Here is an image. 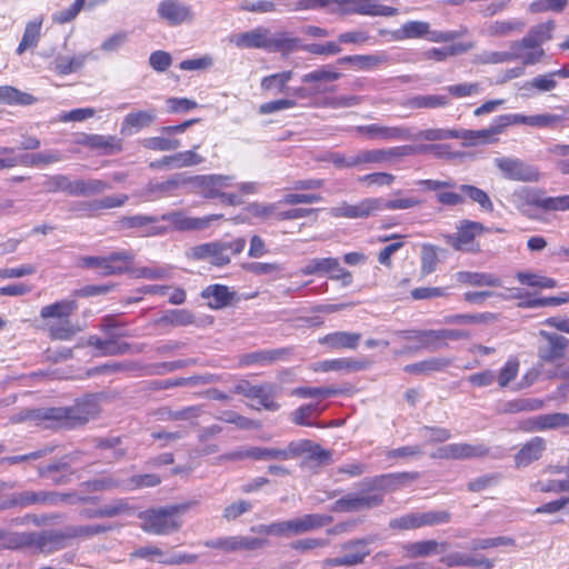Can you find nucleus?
Segmentation results:
<instances>
[{
  "instance_id": "4d7b16f0",
  "label": "nucleus",
  "mask_w": 569,
  "mask_h": 569,
  "mask_svg": "<svg viewBox=\"0 0 569 569\" xmlns=\"http://www.w3.org/2000/svg\"><path fill=\"white\" fill-rule=\"evenodd\" d=\"M465 284L473 287H501L502 281L492 273L465 271Z\"/></svg>"
},
{
  "instance_id": "9b49d317",
  "label": "nucleus",
  "mask_w": 569,
  "mask_h": 569,
  "mask_svg": "<svg viewBox=\"0 0 569 569\" xmlns=\"http://www.w3.org/2000/svg\"><path fill=\"white\" fill-rule=\"evenodd\" d=\"M373 541L372 538H363L350 540L341 545V549L349 551L347 555L323 560L325 567H342L357 566L363 563L365 559L370 555L367 545Z\"/></svg>"
},
{
  "instance_id": "f704fd0d",
  "label": "nucleus",
  "mask_w": 569,
  "mask_h": 569,
  "mask_svg": "<svg viewBox=\"0 0 569 569\" xmlns=\"http://www.w3.org/2000/svg\"><path fill=\"white\" fill-rule=\"evenodd\" d=\"M281 388L271 382H263L254 386L251 399H257L259 405L268 411H277L280 405L274 400Z\"/></svg>"
},
{
  "instance_id": "e2e57ef3",
  "label": "nucleus",
  "mask_w": 569,
  "mask_h": 569,
  "mask_svg": "<svg viewBox=\"0 0 569 569\" xmlns=\"http://www.w3.org/2000/svg\"><path fill=\"white\" fill-rule=\"evenodd\" d=\"M396 180V177L388 172H372L358 177L357 181L367 187H389Z\"/></svg>"
},
{
  "instance_id": "bf43d9fd",
  "label": "nucleus",
  "mask_w": 569,
  "mask_h": 569,
  "mask_svg": "<svg viewBox=\"0 0 569 569\" xmlns=\"http://www.w3.org/2000/svg\"><path fill=\"white\" fill-rule=\"evenodd\" d=\"M460 133L457 130H445V129H426L412 133L410 131V138L408 140H446L449 138H459Z\"/></svg>"
},
{
  "instance_id": "69168bd1",
  "label": "nucleus",
  "mask_w": 569,
  "mask_h": 569,
  "mask_svg": "<svg viewBox=\"0 0 569 569\" xmlns=\"http://www.w3.org/2000/svg\"><path fill=\"white\" fill-rule=\"evenodd\" d=\"M332 267H336V258L311 259L306 266L301 268L300 272L303 276H311L318 273L328 274Z\"/></svg>"
},
{
  "instance_id": "338daca9",
  "label": "nucleus",
  "mask_w": 569,
  "mask_h": 569,
  "mask_svg": "<svg viewBox=\"0 0 569 569\" xmlns=\"http://www.w3.org/2000/svg\"><path fill=\"white\" fill-rule=\"evenodd\" d=\"M46 187L50 192L63 191L74 197L76 180L72 181L63 174H56L47 180Z\"/></svg>"
},
{
  "instance_id": "2eb2a0df",
  "label": "nucleus",
  "mask_w": 569,
  "mask_h": 569,
  "mask_svg": "<svg viewBox=\"0 0 569 569\" xmlns=\"http://www.w3.org/2000/svg\"><path fill=\"white\" fill-rule=\"evenodd\" d=\"M222 241H212L194 246L187 251V257L192 260H209L216 267H223L230 262L229 253H226Z\"/></svg>"
},
{
  "instance_id": "aec40b11",
  "label": "nucleus",
  "mask_w": 569,
  "mask_h": 569,
  "mask_svg": "<svg viewBox=\"0 0 569 569\" xmlns=\"http://www.w3.org/2000/svg\"><path fill=\"white\" fill-rule=\"evenodd\" d=\"M67 541L64 529L32 531L31 551L49 555L63 549Z\"/></svg>"
},
{
  "instance_id": "8fccbe9b",
  "label": "nucleus",
  "mask_w": 569,
  "mask_h": 569,
  "mask_svg": "<svg viewBox=\"0 0 569 569\" xmlns=\"http://www.w3.org/2000/svg\"><path fill=\"white\" fill-rule=\"evenodd\" d=\"M32 531L14 532L3 529L2 547L7 549H29L31 550Z\"/></svg>"
},
{
  "instance_id": "052dcab7",
  "label": "nucleus",
  "mask_w": 569,
  "mask_h": 569,
  "mask_svg": "<svg viewBox=\"0 0 569 569\" xmlns=\"http://www.w3.org/2000/svg\"><path fill=\"white\" fill-rule=\"evenodd\" d=\"M160 323L174 327L188 326L194 322L193 315L186 309L170 310L159 319Z\"/></svg>"
},
{
  "instance_id": "5fc2aeb1",
  "label": "nucleus",
  "mask_w": 569,
  "mask_h": 569,
  "mask_svg": "<svg viewBox=\"0 0 569 569\" xmlns=\"http://www.w3.org/2000/svg\"><path fill=\"white\" fill-rule=\"evenodd\" d=\"M292 71H283L273 73L261 79V89L264 91L277 90L278 92H284L287 83L292 78Z\"/></svg>"
},
{
  "instance_id": "72a5a7b5",
  "label": "nucleus",
  "mask_w": 569,
  "mask_h": 569,
  "mask_svg": "<svg viewBox=\"0 0 569 569\" xmlns=\"http://www.w3.org/2000/svg\"><path fill=\"white\" fill-rule=\"evenodd\" d=\"M361 340V333L336 331L319 339V343L331 349H356Z\"/></svg>"
},
{
  "instance_id": "774afa93",
  "label": "nucleus",
  "mask_w": 569,
  "mask_h": 569,
  "mask_svg": "<svg viewBox=\"0 0 569 569\" xmlns=\"http://www.w3.org/2000/svg\"><path fill=\"white\" fill-rule=\"evenodd\" d=\"M493 567V560L477 551L470 549L469 553H465V569H492Z\"/></svg>"
},
{
  "instance_id": "e433bc0d",
  "label": "nucleus",
  "mask_w": 569,
  "mask_h": 569,
  "mask_svg": "<svg viewBox=\"0 0 569 569\" xmlns=\"http://www.w3.org/2000/svg\"><path fill=\"white\" fill-rule=\"evenodd\" d=\"M369 360H356L349 358L333 359V360H325L317 362L313 367L316 371H339V370H348V371H360L369 368Z\"/></svg>"
},
{
  "instance_id": "f257e3e1",
  "label": "nucleus",
  "mask_w": 569,
  "mask_h": 569,
  "mask_svg": "<svg viewBox=\"0 0 569 569\" xmlns=\"http://www.w3.org/2000/svg\"><path fill=\"white\" fill-rule=\"evenodd\" d=\"M229 42L239 49H263L283 53L291 52L298 47V39L288 37L286 32L272 33L266 27L231 34Z\"/></svg>"
},
{
  "instance_id": "393cba45",
  "label": "nucleus",
  "mask_w": 569,
  "mask_h": 569,
  "mask_svg": "<svg viewBox=\"0 0 569 569\" xmlns=\"http://www.w3.org/2000/svg\"><path fill=\"white\" fill-rule=\"evenodd\" d=\"M301 448L296 446L295 441H291L286 448H268V447H250L249 456L250 459L268 461V460H290L300 455Z\"/></svg>"
},
{
  "instance_id": "680f3d73",
  "label": "nucleus",
  "mask_w": 569,
  "mask_h": 569,
  "mask_svg": "<svg viewBox=\"0 0 569 569\" xmlns=\"http://www.w3.org/2000/svg\"><path fill=\"white\" fill-rule=\"evenodd\" d=\"M525 27V23L520 20H508V21H495L490 23L487 31L490 36L503 37L508 36L513 31H520Z\"/></svg>"
},
{
  "instance_id": "13d9d810",
  "label": "nucleus",
  "mask_w": 569,
  "mask_h": 569,
  "mask_svg": "<svg viewBox=\"0 0 569 569\" xmlns=\"http://www.w3.org/2000/svg\"><path fill=\"white\" fill-rule=\"evenodd\" d=\"M520 57V53L516 50L510 51H485L479 56H476L473 62L476 63H503L516 60Z\"/></svg>"
},
{
  "instance_id": "a18cd8bd",
  "label": "nucleus",
  "mask_w": 569,
  "mask_h": 569,
  "mask_svg": "<svg viewBox=\"0 0 569 569\" xmlns=\"http://www.w3.org/2000/svg\"><path fill=\"white\" fill-rule=\"evenodd\" d=\"M111 189V186L100 179L76 180L74 197H90Z\"/></svg>"
},
{
  "instance_id": "58836bf2",
  "label": "nucleus",
  "mask_w": 569,
  "mask_h": 569,
  "mask_svg": "<svg viewBox=\"0 0 569 569\" xmlns=\"http://www.w3.org/2000/svg\"><path fill=\"white\" fill-rule=\"evenodd\" d=\"M201 296L208 300L211 309H221L231 302L234 292H231L227 286L211 284L202 291Z\"/></svg>"
},
{
  "instance_id": "de8ad7c7",
  "label": "nucleus",
  "mask_w": 569,
  "mask_h": 569,
  "mask_svg": "<svg viewBox=\"0 0 569 569\" xmlns=\"http://www.w3.org/2000/svg\"><path fill=\"white\" fill-rule=\"evenodd\" d=\"M89 53H81L74 57L58 56L54 59V70L59 74H69L83 67Z\"/></svg>"
},
{
  "instance_id": "b1692460",
  "label": "nucleus",
  "mask_w": 569,
  "mask_h": 569,
  "mask_svg": "<svg viewBox=\"0 0 569 569\" xmlns=\"http://www.w3.org/2000/svg\"><path fill=\"white\" fill-rule=\"evenodd\" d=\"M383 502L382 495L359 496L346 495L338 499L331 507L335 512H355L371 509Z\"/></svg>"
},
{
  "instance_id": "c85d7f7f",
  "label": "nucleus",
  "mask_w": 569,
  "mask_h": 569,
  "mask_svg": "<svg viewBox=\"0 0 569 569\" xmlns=\"http://www.w3.org/2000/svg\"><path fill=\"white\" fill-rule=\"evenodd\" d=\"M402 38H420L430 34L432 41H450L456 38V32L429 31V23L423 21H408L401 27Z\"/></svg>"
},
{
  "instance_id": "f3484780",
  "label": "nucleus",
  "mask_w": 569,
  "mask_h": 569,
  "mask_svg": "<svg viewBox=\"0 0 569 569\" xmlns=\"http://www.w3.org/2000/svg\"><path fill=\"white\" fill-rule=\"evenodd\" d=\"M539 336L546 341V345L538 347V357L542 362L552 363L563 358L569 347V339L546 330H540Z\"/></svg>"
},
{
  "instance_id": "39448f33",
  "label": "nucleus",
  "mask_w": 569,
  "mask_h": 569,
  "mask_svg": "<svg viewBox=\"0 0 569 569\" xmlns=\"http://www.w3.org/2000/svg\"><path fill=\"white\" fill-rule=\"evenodd\" d=\"M99 411V398L94 395H87L70 407L49 408L52 429H72L82 426L93 419Z\"/></svg>"
},
{
  "instance_id": "6e6552de",
  "label": "nucleus",
  "mask_w": 569,
  "mask_h": 569,
  "mask_svg": "<svg viewBox=\"0 0 569 569\" xmlns=\"http://www.w3.org/2000/svg\"><path fill=\"white\" fill-rule=\"evenodd\" d=\"M529 116L519 113L502 114L495 119L490 128L481 130H465V147L487 144L497 141L495 138L501 133L505 128L511 124H527Z\"/></svg>"
},
{
  "instance_id": "864d4df0",
  "label": "nucleus",
  "mask_w": 569,
  "mask_h": 569,
  "mask_svg": "<svg viewBox=\"0 0 569 569\" xmlns=\"http://www.w3.org/2000/svg\"><path fill=\"white\" fill-rule=\"evenodd\" d=\"M202 160L203 159L198 153H196L194 150H188L164 157V162L169 163L170 168L172 169L199 164L202 162Z\"/></svg>"
},
{
  "instance_id": "7ed1b4c3",
  "label": "nucleus",
  "mask_w": 569,
  "mask_h": 569,
  "mask_svg": "<svg viewBox=\"0 0 569 569\" xmlns=\"http://www.w3.org/2000/svg\"><path fill=\"white\" fill-rule=\"evenodd\" d=\"M78 310L76 299H62L47 305L40 309V318L47 321L51 339L70 340L81 328L70 321V317Z\"/></svg>"
},
{
  "instance_id": "c756f323",
  "label": "nucleus",
  "mask_w": 569,
  "mask_h": 569,
  "mask_svg": "<svg viewBox=\"0 0 569 569\" xmlns=\"http://www.w3.org/2000/svg\"><path fill=\"white\" fill-rule=\"evenodd\" d=\"M134 254L129 250L114 251L106 256L102 276H114L131 272Z\"/></svg>"
},
{
  "instance_id": "603ef678",
  "label": "nucleus",
  "mask_w": 569,
  "mask_h": 569,
  "mask_svg": "<svg viewBox=\"0 0 569 569\" xmlns=\"http://www.w3.org/2000/svg\"><path fill=\"white\" fill-rule=\"evenodd\" d=\"M389 61L386 52H377L372 54H356L355 69L358 71H371Z\"/></svg>"
},
{
  "instance_id": "4c0bfd02",
  "label": "nucleus",
  "mask_w": 569,
  "mask_h": 569,
  "mask_svg": "<svg viewBox=\"0 0 569 569\" xmlns=\"http://www.w3.org/2000/svg\"><path fill=\"white\" fill-rule=\"evenodd\" d=\"M24 421H31L36 427L43 429H52L49 408L23 409L10 417L11 423H21Z\"/></svg>"
},
{
  "instance_id": "4468645a",
  "label": "nucleus",
  "mask_w": 569,
  "mask_h": 569,
  "mask_svg": "<svg viewBox=\"0 0 569 569\" xmlns=\"http://www.w3.org/2000/svg\"><path fill=\"white\" fill-rule=\"evenodd\" d=\"M378 198H365L358 203L351 204L346 201L330 209L335 218L366 219L379 212Z\"/></svg>"
},
{
  "instance_id": "79ce46f5",
  "label": "nucleus",
  "mask_w": 569,
  "mask_h": 569,
  "mask_svg": "<svg viewBox=\"0 0 569 569\" xmlns=\"http://www.w3.org/2000/svg\"><path fill=\"white\" fill-rule=\"evenodd\" d=\"M201 413V408L198 406L186 407L181 410H171L168 407L159 408L154 411V416L160 421H178V420H190L198 418Z\"/></svg>"
},
{
  "instance_id": "7c9ffc66",
  "label": "nucleus",
  "mask_w": 569,
  "mask_h": 569,
  "mask_svg": "<svg viewBox=\"0 0 569 569\" xmlns=\"http://www.w3.org/2000/svg\"><path fill=\"white\" fill-rule=\"evenodd\" d=\"M287 353L288 351L286 349L257 350L239 356L238 363L240 367H263L278 361Z\"/></svg>"
},
{
  "instance_id": "c9c22d12",
  "label": "nucleus",
  "mask_w": 569,
  "mask_h": 569,
  "mask_svg": "<svg viewBox=\"0 0 569 569\" xmlns=\"http://www.w3.org/2000/svg\"><path fill=\"white\" fill-rule=\"evenodd\" d=\"M402 549L406 551L407 558L413 559L442 553L446 551V543L436 540H421L408 542L403 545Z\"/></svg>"
},
{
  "instance_id": "423d86ee",
  "label": "nucleus",
  "mask_w": 569,
  "mask_h": 569,
  "mask_svg": "<svg viewBox=\"0 0 569 569\" xmlns=\"http://www.w3.org/2000/svg\"><path fill=\"white\" fill-rule=\"evenodd\" d=\"M99 411V398L94 395H87L70 407L49 408L52 429H72L82 426L93 419Z\"/></svg>"
},
{
  "instance_id": "0eeeda50",
  "label": "nucleus",
  "mask_w": 569,
  "mask_h": 569,
  "mask_svg": "<svg viewBox=\"0 0 569 569\" xmlns=\"http://www.w3.org/2000/svg\"><path fill=\"white\" fill-rule=\"evenodd\" d=\"M69 498H76L79 502L92 501L89 497H76L74 493H58L56 491H31L26 490L18 493H13L7 501L0 505V509L9 508H27L33 505H56L59 501L67 500Z\"/></svg>"
},
{
  "instance_id": "5701e85b",
  "label": "nucleus",
  "mask_w": 569,
  "mask_h": 569,
  "mask_svg": "<svg viewBox=\"0 0 569 569\" xmlns=\"http://www.w3.org/2000/svg\"><path fill=\"white\" fill-rule=\"evenodd\" d=\"M79 144L99 151L103 156H112L122 151V140L116 136L83 133L77 141Z\"/></svg>"
},
{
  "instance_id": "bb28decb",
  "label": "nucleus",
  "mask_w": 569,
  "mask_h": 569,
  "mask_svg": "<svg viewBox=\"0 0 569 569\" xmlns=\"http://www.w3.org/2000/svg\"><path fill=\"white\" fill-rule=\"evenodd\" d=\"M231 178L221 174H207L189 177V182L199 190V193L208 199L218 198L219 189L228 186Z\"/></svg>"
},
{
  "instance_id": "ea45409f",
  "label": "nucleus",
  "mask_w": 569,
  "mask_h": 569,
  "mask_svg": "<svg viewBox=\"0 0 569 569\" xmlns=\"http://www.w3.org/2000/svg\"><path fill=\"white\" fill-rule=\"evenodd\" d=\"M449 365V360L441 357H431L419 362L407 365L403 371L410 375L428 376L441 371Z\"/></svg>"
},
{
  "instance_id": "1a4fd4ad",
  "label": "nucleus",
  "mask_w": 569,
  "mask_h": 569,
  "mask_svg": "<svg viewBox=\"0 0 569 569\" xmlns=\"http://www.w3.org/2000/svg\"><path fill=\"white\" fill-rule=\"evenodd\" d=\"M515 197L546 212L569 211V194L550 197L541 189L523 187Z\"/></svg>"
},
{
  "instance_id": "6e6d98bb",
  "label": "nucleus",
  "mask_w": 569,
  "mask_h": 569,
  "mask_svg": "<svg viewBox=\"0 0 569 569\" xmlns=\"http://www.w3.org/2000/svg\"><path fill=\"white\" fill-rule=\"evenodd\" d=\"M517 280L521 284H526L529 287H538V288H555L557 287V281L552 278H548L545 276H540L538 273L533 272H527V271H519L516 274Z\"/></svg>"
},
{
  "instance_id": "6ab92c4d",
  "label": "nucleus",
  "mask_w": 569,
  "mask_h": 569,
  "mask_svg": "<svg viewBox=\"0 0 569 569\" xmlns=\"http://www.w3.org/2000/svg\"><path fill=\"white\" fill-rule=\"evenodd\" d=\"M131 557L148 559L150 561H158L162 565L173 566V565H192L198 560L197 555L189 553H178L167 557L162 549L157 546H143L136 549Z\"/></svg>"
},
{
  "instance_id": "09e8293b",
  "label": "nucleus",
  "mask_w": 569,
  "mask_h": 569,
  "mask_svg": "<svg viewBox=\"0 0 569 569\" xmlns=\"http://www.w3.org/2000/svg\"><path fill=\"white\" fill-rule=\"evenodd\" d=\"M42 20H33L27 23L22 39L17 48V53L22 54L26 50L38 44L40 39Z\"/></svg>"
},
{
  "instance_id": "ddd939ff",
  "label": "nucleus",
  "mask_w": 569,
  "mask_h": 569,
  "mask_svg": "<svg viewBox=\"0 0 569 569\" xmlns=\"http://www.w3.org/2000/svg\"><path fill=\"white\" fill-rule=\"evenodd\" d=\"M222 214H209L201 218L186 216L182 211H171L159 217L160 221L170 222L172 229L178 231H200L207 229L212 221L222 219Z\"/></svg>"
},
{
  "instance_id": "37998d69",
  "label": "nucleus",
  "mask_w": 569,
  "mask_h": 569,
  "mask_svg": "<svg viewBox=\"0 0 569 569\" xmlns=\"http://www.w3.org/2000/svg\"><path fill=\"white\" fill-rule=\"evenodd\" d=\"M18 158V166L24 167H39L47 166L50 163L58 162L62 159L61 154L57 150L32 153V154H21Z\"/></svg>"
},
{
  "instance_id": "c03bdc74",
  "label": "nucleus",
  "mask_w": 569,
  "mask_h": 569,
  "mask_svg": "<svg viewBox=\"0 0 569 569\" xmlns=\"http://www.w3.org/2000/svg\"><path fill=\"white\" fill-rule=\"evenodd\" d=\"M278 7L284 12H300L320 10L327 8L326 0H276Z\"/></svg>"
},
{
  "instance_id": "4be33fe9",
  "label": "nucleus",
  "mask_w": 569,
  "mask_h": 569,
  "mask_svg": "<svg viewBox=\"0 0 569 569\" xmlns=\"http://www.w3.org/2000/svg\"><path fill=\"white\" fill-rule=\"evenodd\" d=\"M109 338L101 339L98 336H90L87 339V346L94 347L98 350V356H120L129 352H141L143 350V346L136 347L132 350V346L128 342H119L117 338L122 337V335H108Z\"/></svg>"
},
{
  "instance_id": "f03ea898",
  "label": "nucleus",
  "mask_w": 569,
  "mask_h": 569,
  "mask_svg": "<svg viewBox=\"0 0 569 569\" xmlns=\"http://www.w3.org/2000/svg\"><path fill=\"white\" fill-rule=\"evenodd\" d=\"M196 506H198L197 500H189L182 503L144 510L139 513V519L142 521L141 529L144 532L157 536L176 532L182 526L179 517Z\"/></svg>"
},
{
  "instance_id": "f8f14e48",
  "label": "nucleus",
  "mask_w": 569,
  "mask_h": 569,
  "mask_svg": "<svg viewBox=\"0 0 569 569\" xmlns=\"http://www.w3.org/2000/svg\"><path fill=\"white\" fill-rule=\"evenodd\" d=\"M268 543L267 539L246 536L220 537L204 542L208 548L224 552L258 550Z\"/></svg>"
},
{
  "instance_id": "412c9836",
  "label": "nucleus",
  "mask_w": 569,
  "mask_h": 569,
  "mask_svg": "<svg viewBox=\"0 0 569 569\" xmlns=\"http://www.w3.org/2000/svg\"><path fill=\"white\" fill-rule=\"evenodd\" d=\"M159 221L157 216L134 214L122 217L118 224L121 229H136L141 236L150 237L164 234L168 231L166 227L157 224Z\"/></svg>"
},
{
  "instance_id": "3c124183",
  "label": "nucleus",
  "mask_w": 569,
  "mask_h": 569,
  "mask_svg": "<svg viewBox=\"0 0 569 569\" xmlns=\"http://www.w3.org/2000/svg\"><path fill=\"white\" fill-rule=\"evenodd\" d=\"M465 197L472 203H477L480 211L485 213H491L495 210L493 202L489 194L478 187L465 184Z\"/></svg>"
},
{
  "instance_id": "cd10ccee",
  "label": "nucleus",
  "mask_w": 569,
  "mask_h": 569,
  "mask_svg": "<svg viewBox=\"0 0 569 569\" xmlns=\"http://www.w3.org/2000/svg\"><path fill=\"white\" fill-rule=\"evenodd\" d=\"M332 517L321 513H307L302 517L290 519V533L298 536L318 530L332 522Z\"/></svg>"
},
{
  "instance_id": "dca6fc26",
  "label": "nucleus",
  "mask_w": 569,
  "mask_h": 569,
  "mask_svg": "<svg viewBox=\"0 0 569 569\" xmlns=\"http://www.w3.org/2000/svg\"><path fill=\"white\" fill-rule=\"evenodd\" d=\"M355 131L371 140L406 141L410 138V129L406 127H389L380 123L357 126Z\"/></svg>"
},
{
  "instance_id": "a211bd4d",
  "label": "nucleus",
  "mask_w": 569,
  "mask_h": 569,
  "mask_svg": "<svg viewBox=\"0 0 569 569\" xmlns=\"http://www.w3.org/2000/svg\"><path fill=\"white\" fill-rule=\"evenodd\" d=\"M159 18L169 26H179L193 20V12L190 6L179 0H163L158 4Z\"/></svg>"
},
{
  "instance_id": "a19ab883",
  "label": "nucleus",
  "mask_w": 569,
  "mask_h": 569,
  "mask_svg": "<svg viewBox=\"0 0 569 569\" xmlns=\"http://www.w3.org/2000/svg\"><path fill=\"white\" fill-rule=\"evenodd\" d=\"M81 487L89 492L124 490V480L117 475H108L81 483Z\"/></svg>"
},
{
  "instance_id": "49530a36",
  "label": "nucleus",
  "mask_w": 569,
  "mask_h": 569,
  "mask_svg": "<svg viewBox=\"0 0 569 569\" xmlns=\"http://www.w3.org/2000/svg\"><path fill=\"white\" fill-rule=\"evenodd\" d=\"M448 103V97L443 94L415 96L407 100L406 106L412 109H436Z\"/></svg>"
},
{
  "instance_id": "a878e982",
  "label": "nucleus",
  "mask_w": 569,
  "mask_h": 569,
  "mask_svg": "<svg viewBox=\"0 0 569 569\" xmlns=\"http://www.w3.org/2000/svg\"><path fill=\"white\" fill-rule=\"evenodd\" d=\"M156 118L154 109L131 111L124 116L120 126V133L131 136L143 128L150 127Z\"/></svg>"
},
{
  "instance_id": "20e7f679",
  "label": "nucleus",
  "mask_w": 569,
  "mask_h": 569,
  "mask_svg": "<svg viewBox=\"0 0 569 569\" xmlns=\"http://www.w3.org/2000/svg\"><path fill=\"white\" fill-rule=\"evenodd\" d=\"M432 151L437 157L450 156L448 144H432L425 147L399 146L387 149H363L352 154L353 168L367 169V164H379L387 162L396 157H407L419 152Z\"/></svg>"
},
{
  "instance_id": "2f4dec72",
  "label": "nucleus",
  "mask_w": 569,
  "mask_h": 569,
  "mask_svg": "<svg viewBox=\"0 0 569 569\" xmlns=\"http://www.w3.org/2000/svg\"><path fill=\"white\" fill-rule=\"evenodd\" d=\"M569 428V413H547L533 417L527 421L526 429L541 431L547 429Z\"/></svg>"
},
{
  "instance_id": "9d476101",
  "label": "nucleus",
  "mask_w": 569,
  "mask_h": 569,
  "mask_svg": "<svg viewBox=\"0 0 569 569\" xmlns=\"http://www.w3.org/2000/svg\"><path fill=\"white\" fill-rule=\"evenodd\" d=\"M495 164L509 180L536 182L540 179V172L536 167L527 164L518 158H496Z\"/></svg>"
},
{
  "instance_id": "473e14b6",
  "label": "nucleus",
  "mask_w": 569,
  "mask_h": 569,
  "mask_svg": "<svg viewBox=\"0 0 569 569\" xmlns=\"http://www.w3.org/2000/svg\"><path fill=\"white\" fill-rule=\"evenodd\" d=\"M546 450V441L541 437H533L515 456V463L517 468L527 467L533 461L541 458Z\"/></svg>"
},
{
  "instance_id": "0e129e2a",
  "label": "nucleus",
  "mask_w": 569,
  "mask_h": 569,
  "mask_svg": "<svg viewBox=\"0 0 569 569\" xmlns=\"http://www.w3.org/2000/svg\"><path fill=\"white\" fill-rule=\"evenodd\" d=\"M0 101L6 103L30 104L34 101V98L31 94L21 92L13 87L2 86L0 87Z\"/></svg>"
}]
</instances>
